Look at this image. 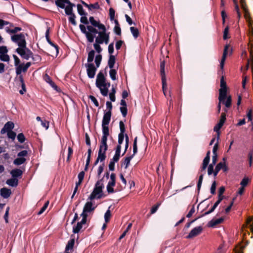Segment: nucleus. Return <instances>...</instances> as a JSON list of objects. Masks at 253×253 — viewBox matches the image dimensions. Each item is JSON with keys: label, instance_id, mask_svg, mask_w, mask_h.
Returning <instances> with one entry per match:
<instances>
[{"label": "nucleus", "instance_id": "1", "mask_svg": "<svg viewBox=\"0 0 253 253\" xmlns=\"http://www.w3.org/2000/svg\"><path fill=\"white\" fill-rule=\"evenodd\" d=\"M89 21L91 25L97 27V29L99 30V31H98L97 33L98 36L95 38L97 42L101 44L105 43V44H107L109 42L110 33L106 32V28L105 25L101 23L99 20H96L93 16L89 17Z\"/></svg>", "mask_w": 253, "mask_h": 253}, {"label": "nucleus", "instance_id": "2", "mask_svg": "<svg viewBox=\"0 0 253 253\" xmlns=\"http://www.w3.org/2000/svg\"><path fill=\"white\" fill-rule=\"evenodd\" d=\"M79 27L81 32L85 34L87 41L90 43L93 42L95 35L98 33L97 27L91 24L86 27L84 25L80 24Z\"/></svg>", "mask_w": 253, "mask_h": 253}, {"label": "nucleus", "instance_id": "3", "mask_svg": "<svg viewBox=\"0 0 253 253\" xmlns=\"http://www.w3.org/2000/svg\"><path fill=\"white\" fill-rule=\"evenodd\" d=\"M103 182V177L96 182L93 190L88 198V200L92 201L95 198L100 199L103 197L102 189L104 187Z\"/></svg>", "mask_w": 253, "mask_h": 253}, {"label": "nucleus", "instance_id": "4", "mask_svg": "<svg viewBox=\"0 0 253 253\" xmlns=\"http://www.w3.org/2000/svg\"><path fill=\"white\" fill-rule=\"evenodd\" d=\"M11 40L12 42L18 45V48L25 47L27 45L25 37L23 33L13 35L11 36Z\"/></svg>", "mask_w": 253, "mask_h": 253}, {"label": "nucleus", "instance_id": "5", "mask_svg": "<svg viewBox=\"0 0 253 253\" xmlns=\"http://www.w3.org/2000/svg\"><path fill=\"white\" fill-rule=\"evenodd\" d=\"M95 84L98 88L103 86L109 88L111 85L110 83L106 82V78L102 71H100L97 75Z\"/></svg>", "mask_w": 253, "mask_h": 253}, {"label": "nucleus", "instance_id": "6", "mask_svg": "<svg viewBox=\"0 0 253 253\" xmlns=\"http://www.w3.org/2000/svg\"><path fill=\"white\" fill-rule=\"evenodd\" d=\"M220 86V88L219 90L218 100L221 102L226 99L227 93V85L223 76L221 77Z\"/></svg>", "mask_w": 253, "mask_h": 253}, {"label": "nucleus", "instance_id": "7", "mask_svg": "<svg viewBox=\"0 0 253 253\" xmlns=\"http://www.w3.org/2000/svg\"><path fill=\"white\" fill-rule=\"evenodd\" d=\"M16 52L23 59L29 60L31 57L33 56L32 51L25 46V47L17 48L16 49Z\"/></svg>", "mask_w": 253, "mask_h": 253}, {"label": "nucleus", "instance_id": "8", "mask_svg": "<svg viewBox=\"0 0 253 253\" xmlns=\"http://www.w3.org/2000/svg\"><path fill=\"white\" fill-rule=\"evenodd\" d=\"M165 61H161L160 63V74L162 78V88L164 94L165 95L166 94V89L167 87V82H166V77L165 71Z\"/></svg>", "mask_w": 253, "mask_h": 253}, {"label": "nucleus", "instance_id": "9", "mask_svg": "<svg viewBox=\"0 0 253 253\" xmlns=\"http://www.w3.org/2000/svg\"><path fill=\"white\" fill-rule=\"evenodd\" d=\"M226 113L225 112L222 113L221 114L219 122L214 126L213 130L216 132L217 136V139L219 140V135H220V129L223 126L225 121H226Z\"/></svg>", "mask_w": 253, "mask_h": 253}, {"label": "nucleus", "instance_id": "10", "mask_svg": "<svg viewBox=\"0 0 253 253\" xmlns=\"http://www.w3.org/2000/svg\"><path fill=\"white\" fill-rule=\"evenodd\" d=\"M111 116L112 112L110 111L104 113L102 122V129H109L108 125L110 122Z\"/></svg>", "mask_w": 253, "mask_h": 253}, {"label": "nucleus", "instance_id": "11", "mask_svg": "<svg viewBox=\"0 0 253 253\" xmlns=\"http://www.w3.org/2000/svg\"><path fill=\"white\" fill-rule=\"evenodd\" d=\"M86 68V72L89 78H93L95 76L97 68L93 63H86L85 64Z\"/></svg>", "mask_w": 253, "mask_h": 253}, {"label": "nucleus", "instance_id": "12", "mask_svg": "<svg viewBox=\"0 0 253 253\" xmlns=\"http://www.w3.org/2000/svg\"><path fill=\"white\" fill-rule=\"evenodd\" d=\"M116 184V174L112 173L110 175V180L107 185V191L109 194L114 192L113 187Z\"/></svg>", "mask_w": 253, "mask_h": 253}, {"label": "nucleus", "instance_id": "13", "mask_svg": "<svg viewBox=\"0 0 253 253\" xmlns=\"http://www.w3.org/2000/svg\"><path fill=\"white\" fill-rule=\"evenodd\" d=\"M203 227L201 226L194 228L186 237V239H192L199 235L202 231Z\"/></svg>", "mask_w": 253, "mask_h": 253}, {"label": "nucleus", "instance_id": "14", "mask_svg": "<svg viewBox=\"0 0 253 253\" xmlns=\"http://www.w3.org/2000/svg\"><path fill=\"white\" fill-rule=\"evenodd\" d=\"M210 154H211L210 151H208L207 153L205 158H204V159L203 161L202 166L200 168L199 172H202L203 171H205V169H206V168L210 162Z\"/></svg>", "mask_w": 253, "mask_h": 253}, {"label": "nucleus", "instance_id": "15", "mask_svg": "<svg viewBox=\"0 0 253 253\" xmlns=\"http://www.w3.org/2000/svg\"><path fill=\"white\" fill-rule=\"evenodd\" d=\"M14 124L12 122H7L4 126L1 129L0 133L4 134L6 132L11 131L14 128Z\"/></svg>", "mask_w": 253, "mask_h": 253}, {"label": "nucleus", "instance_id": "16", "mask_svg": "<svg viewBox=\"0 0 253 253\" xmlns=\"http://www.w3.org/2000/svg\"><path fill=\"white\" fill-rule=\"evenodd\" d=\"M229 48V44H226L224 48L223 53L222 56V58L220 63V68L222 69L224 67V62L226 60V56L228 54V50Z\"/></svg>", "mask_w": 253, "mask_h": 253}, {"label": "nucleus", "instance_id": "17", "mask_svg": "<svg viewBox=\"0 0 253 253\" xmlns=\"http://www.w3.org/2000/svg\"><path fill=\"white\" fill-rule=\"evenodd\" d=\"M11 194V191L10 189L6 187H3L0 190V196L4 199H7L10 196Z\"/></svg>", "mask_w": 253, "mask_h": 253}, {"label": "nucleus", "instance_id": "18", "mask_svg": "<svg viewBox=\"0 0 253 253\" xmlns=\"http://www.w3.org/2000/svg\"><path fill=\"white\" fill-rule=\"evenodd\" d=\"M223 199H224L222 197H218L217 201L214 204V205L212 207V208L209 211L205 212L204 214L201 215V216H204L205 215L209 214L211 213L212 212L214 211V210L216 208V207L218 206V205L221 203V202Z\"/></svg>", "mask_w": 253, "mask_h": 253}, {"label": "nucleus", "instance_id": "19", "mask_svg": "<svg viewBox=\"0 0 253 253\" xmlns=\"http://www.w3.org/2000/svg\"><path fill=\"white\" fill-rule=\"evenodd\" d=\"M67 4V5L65 6V8H64L65 9V12L66 14L67 15H70L74 14L73 12V7L75 6V4L72 3L70 0Z\"/></svg>", "mask_w": 253, "mask_h": 253}, {"label": "nucleus", "instance_id": "20", "mask_svg": "<svg viewBox=\"0 0 253 253\" xmlns=\"http://www.w3.org/2000/svg\"><path fill=\"white\" fill-rule=\"evenodd\" d=\"M10 174L12 177L14 178H17V177H20L23 174V171L19 169H14L11 170Z\"/></svg>", "mask_w": 253, "mask_h": 253}, {"label": "nucleus", "instance_id": "21", "mask_svg": "<svg viewBox=\"0 0 253 253\" xmlns=\"http://www.w3.org/2000/svg\"><path fill=\"white\" fill-rule=\"evenodd\" d=\"M95 208L96 207H93L92 203L91 201H88L84 205L83 210L84 211L90 212L93 211Z\"/></svg>", "mask_w": 253, "mask_h": 253}, {"label": "nucleus", "instance_id": "22", "mask_svg": "<svg viewBox=\"0 0 253 253\" xmlns=\"http://www.w3.org/2000/svg\"><path fill=\"white\" fill-rule=\"evenodd\" d=\"M6 183L11 187H15L18 184V180L17 178L12 177V178L7 179L6 181Z\"/></svg>", "mask_w": 253, "mask_h": 253}, {"label": "nucleus", "instance_id": "23", "mask_svg": "<svg viewBox=\"0 0 253 253\" xmlns=\"http://www.w3.org/2000/svg\"><path fill=\"white\" fill-rule=\"evenodd\" d=\"M69 0H56L55 3L57 7L62 9L65 8V4L69 2Z\"/></svg>", "mask_w": 253, "mask_h": 253}, {"label": "nucleus", "instance_id": "24", "mask_svg": "<svg viewBox=\"0 0 253 253\" xmlns=\"http://www.w3.org/2000/svg\"><path fill=\"white\" fill-rule=\"evenodd\" d=\"M114 22H115V25L114 28V32L116 35H117L118 36H121V34H122L121 29L119 21H118V20L116 19V20H114Z\"/></svg>", "mask_w": 253, "mask_h": 253}, {"label": "nucleus", "instance_id": "25", "mask_svg": "<svg viewBox=\"0 0 253 253\" xmlns=\"http://www.w3.org/2000/svg\"><path fill=\"white\" fill-rule=\"evenodd\" d=\"M45 81L48 83L54 89L57 90L58 86L56 85V84H55V83L52 81L50 77L47 75L45 74V77H44Z\"/></svg>", "mask_w": 253, "mask_h": 253}, {"label": "nucleus", "instance_id": "26", "mask_svg": "<svg viewBox=\"0 0 253 253\" xmlns=\"http://www.w3.org/2000/svg\"><path fill=\"white\" fill-rule=\"evenodd\" d=\"M86 223H82V221L78 222L76 226L73 227V232L74 234L78 233L83 227V225L85 224Z\"/></svg>", "mask_w": 253, "mask_h": 253}, {"label": "nucleus", "instance_id": "27", "mask_svg": "<svg viewBox=\"0 0 253 253\" xmlns=\"http://www.w3.org/2000/svg\"><path fill=\"white\" fill-rule=\"evenodd\" d=\"M22 30V28L19 27H14L13 29H10L8 27L5 28L6 32L9 34H16V33Z\"/></svg>", "mask_w": 253, "mask_h": 253}, {"label": "nucleus", "instance_id": "28", "mask_svg": "<svg viewBox=\"0 0 253 253\" xmlns=\"http://www.w3.org/2000/svg\"><path fill=\"white\" fill-rule=\"evenodd\" d=\"M27 71V69L25 68L24 64L22 63L19 65L16 68V74L17 75H20L22 72H26Z\"/></svg>", "mask_w": 253, "mask_h": 253}, {"label": "nucleus", "instance_id": "29", "mask_svg": "<svg viewBox=\"0 0 253 253\" xmlns=\"http://www.w3.org/2000/svg\"><path fill=\"white\" fill-rule=\"evenodd\" d=\"M224 219L223 218H219L215 220L212 219L209 223V226L214 227L215 225L222 223Z\"/></svg>", "mask_w": 253, "mask_h": 253}, {"label": "nucleus", "instance_id": "30", "mask_svg": "<svg viewBox=\"0 0 253 253\" xmlns=\"http://www.w3.org/2000/svg\"><path fill=\"white\" fill-rule=\"evenodd\" d=\"M223 104H224L226 108H229L231 107L232 104V98L230 95L227 96L225 99L221 101Z\"/></svg>", "mask_w": 253, "mask_h": 253}, {"label": "nucleus", "instance_id": "31", "mask_svg": "<svg viewBox=\"0 0 253 253\" xmlns=\"http://www.w3.org/2000/svg\"><path fill=\"white\" fill-rule=\"evenodd\" d=\"M115 61L116 59L115 56L113 55H110L108 61V65L110 69L114 68Z\"/></svg>", "mask_w": 253, "mask_h": 253}, {"label": "nucleus", "instance_id": "32", "mask_svg": "<svg viewBox=\"0 0 253 253\" xmlns=\"http://www.w3.org/2000/svg\"><path fill=\"white\" fill-rule=\"evenodd\" d=\"M106 151H104V150H99L98 151L97 158L98 160H100L101 162H103L106 158Z\"/></svg>", "mask_w": 253, "mask_h": 253}, {"label": "nucleus", "instance_id": "33", "mask_svg": "<svg viewBox=\"0 0 253 253\" xmlns=\"http://www.w3.org/2000/svg\"><path fill=\"white\" fill-rule=\"evenodd\" d=\"M103 135L101 138V141L107 142L108 136L109 135V129H102Z\"/></svg>", "mask_w": 253, "mask_h": 253}, {"label": "nucleus", "instance_id": "34", "mask_svg": "<svg viewBox=\"0 0 253 253\" xmlns=\"http://www.w3.org/2000/svg\"><path fill=\"white\" fill-rule=\"evenodd\" d=\"M26 161L25 158L18 157L13 161V164L16 166H20L24 164Z\"/></svg>", "mask_w": 253, "mask_h": 253}, {"label": "nucleus", "instance_id": "35", "mask_svg": "<svg viewBox=\"0 0 253 253\" xmlns=\"http://www.w3.org/2000/svg\"><path fill=\"white\" fill-rule=\"evenodd\" d=\"M95 56V51L93 49L91 50L87 55V62L88 63H92Z\"/></svg>", "mask_w": 253, "mask_h": 253}, {"label": "nucleus", "instance_id": "36", "mask_svg": "<svg viewBox=\"0 0 253 253\" xmlns=\"http://www.w3.org/2000/svg\"><path fill=\"white\" fill-rule=\"evenodd\" d=\"M74 244H75V239H70L68 241V242L66 246L65 250L69 251V250H72L74 247Z\"/></svg>", "mask_w": 253, "mask_h": 253}, {"label": "nucleus", "instance_id": "37", "mask_svg": "<svg viewBox=\"0 0 253 253\" xmlns=\"http://www.w3.org/2000/svg\"><path fill=\"white\" fill-rule=\"evenodd\" d=\"M130 30L131 31V34H132L133 37L135 39H136L138 37L139 35V32L138 29L137 28L134 27H131L130 28Z\"/></svg>", "mask_w": 253, "mask_h": 253}, {"label": "nucleus", "instance_id": "38", "mask_svg": "<svg viewBox=\"0 0 253 253\" xmlns=\"http://www.w3.org/2000/svg\"><path fill=\"white\" fill-rule=\"evenodd\" d=\"M223 165L222 162L219 163L215 167L214 171L213 172V175L214 177H216L217 175L218 172L222 169L223 168Z\"/></svg>", "mask_w": 253, "mask_h": 253}, {"label": "nucleus", "instance_id": "39", "mask_svg": "<svg viewBox=\"0 0 253 253\" xmlns=\"http://www.w3.org/2000/svg\"><path fill=\"white\" fill-rule=\"evenodd\" d=\"M95 43L93 44V47L95 51L99 54L102 51V48L100 45L101 43L99 42H97V40H95Z\"/></svg>", "mask_w": 253, "mask_h": 253}, {"label": "nucleus", "instance_id": "40", "mask_svg": "<svg viewBox=\"0 0 253 253\" xmlns=\"http://www.w3.org/2000/svg\"><path fill=\"white\" fill-rule=\"evenodd\" d=\"M77 6V10H78V13L81 16H86L87 15V13L84 11L83 7L81 4H78Z\"/></svg>", "mask_w": 253, "mask_h": 253}, {"label": "nucleus", "instance_id": "41", "mask_svg": "<svg viewBox=\"0 0 253 253\" xmlns=\"http://www.w3.org/2000/svg\"><path fill=\"white\" fill-rule=\"evenodd\" d=\"M133 158V155L126 157L123 164L125 165V169H127L130 164L131 160Z\"/></svg>", "mask_w": 253, "mask_h": 253}, {"label": "nucleus", "instance_id": "42", "mask_svg": "<svg viewBox=\"0 0 253 253\" xmlns=\"http://www.w3.org/2000/svg\"><path fill=\"white\" fill-rule=\"evenodd\" d=\"M102 55L101 54H98L96 56L95 58V63L96 65V67L98 68L101 64V62L102 60Z\"/></svg>", "mask_w": 253, "mask_h": 253}, {"label": "nucleus", "instance_id": "43", "mask_svg": "<svg viewBox=\"0 0 253 253\" xmlns=\"http://www.w3.org/2000/svg\"><path fill=\"white\" fill-rule=\"evenodd\" d=\"M204 174V173H201V175L199 176V180L197 183V190L198 193L199 192L201 187L202 183L203 180Z\"/></svg>", "mask_w": 253, "mask_h": 253}, {"label": "nucleus", "instance_id": "44", "mask_svg": "<svg viewBox=\"0 0 253 253\" xmlns=\"http://www.w3.org/2000/svg\"><path fill=\"white\" fill-rule=\"evenodd\" d=\"M110 77L112 80H116L117 71L113 68L111 69L109 72Z\"/></svg>", "mask_w": 253, "mask_h": 253}, {"label": "nucleus", "instance_id": "45", "mask_svg": "<svg viewBox=\"0 0 253 253\" xmlns=\"http://www.w3.org/2000/svg\"><path fill=\"white\" fill-rule=\"evenodd\" d=\"M108 149V145L107 142L101 141L100 142L99 150H104L106 151Z\"/></svg>", "mask_w": 253, "mask_h": 253}, {"label": "nucleus", "instance_id": "46", "mask_svg": "<svg viewBox=\"0 0 253 253\" xmlns=\"http://www.w3.org/2000/svg\"><path fill=\"white\" fill-rule=\"evenodd\" d=\"M100 89L101 94L104 96H107L108 94V88L103 86L98 88Z\"/></svg>", "mask_w": 253, "mask_h": 253}, {"label": "nucleus", "instance_id": "47", "mask_svg": "<svg viewBox=\"0 0 253 253\" xmlns=\"http://www.w3.org/2000/svg\"><path fill=\"white\" fill-rule=\"evenodd\" d=\"M69 17V21L72 24H73L74 26H76L77 25V22L76 21V15L75 14H73L72 15H70Z\"/></svg>", "mask_w": 253, "mask_h": 253}, {"label": "nucleus", "instance_id": "48", "mask_svg": "<svg viewBox=\"0 0 253 253\" xmlns=\"http://www.w3.org/2000/svg\"><path fill=\"white\" fill-rule=\"evenodd\" d=\"M225 191V187L221 186L220 187L218 191V197H222L223 199L225 198V197L223 195V193Z\"/></svg>", "mask_w": 253, "mask_h": 253}, {"label": "nucleus", "instance_id": "49", "mask_svg": "<svg viewBox=\"0 0 253 253\" xmlns=\"http://www.w3.org/2000/svg\"><path fill=\"white\" fill-rule=\"evenodd\" d=\"M137 137H136L134 138V140L133 141V153L132 155H133V157L136 154V153L137 152Z\"/></svg>", "mask_w": 253, "mask_h": 253}, {"label": "nucleus", "instance_id": "50", "mask_svg": "<svg viewBox=\"0 0 253 253\" xmlns=\"http://www.w3.org/2000/svg\"><path fill=\"white\" fill-rule=\"evenodd\" d=\"M119 126L120 129V133L122 134H125V132L126 131L125 125L122 121H121L119 123Z\"/></svg>", "mask_w": 253, "mask_h": 253}, {"label": "nucleus", "instance_id": "51", "mask_svg": "<svg viewBox=\"0 0 253 253\" xmlns=\"http://www.w3.org/2000/svg\"><path fill=\"white\" fill-rule=\"evenodd\" d=\"M87 212L84 211L83 210V212L81 214V216L82 217V223H86L87 221Z\"/></svg>", "mask_w": 253, "mask_h": 253}, {"label": "nucleus", "instance_id": "52", "mask_svg": "<svg viewBox=\"0 0 253 253\" xmlns=\"http://www.w3.org/2000/svg\"><path fill=\"white\" fill-rule=\"evenodd\" d=\"M49 205V201H46L43 207L41 209L40 211L38 212V215L42 214L47 209L48 206Z\"/></svg>", "mask_w": 253, "mask_h": 253}, {"label": "nucleus", "instance_id": "53", "mask_svg": "<svg viewBox=\"0 0 253 253\" xmlns=\"http://www.w3.org/2000/svg\"><path fill=\"white\" fill-rule=\"evenodd\" d=\"M68 156L67 158L66 161L68 163L70 162L71 157L73 153V150L71 147H69L68 148Z\"/></svg>", "mask_w": 253, "mask_h": 253}, {"label": "nucleus", "instance_id": "54", "mask_svg": "<svg viewBox=\"0 0 253 253\" xmlns=\"http://www.w3.org/2000/svg\"><path fill=\"white\" fill-rule=\"evenodd\" d=\"M249 181L250 180L248 177H245L241 181L240 185L241 186L245 187L248 185Z\"/></svg>", "mask_w": 253, "mask_h": 253}, {"label": "nucleus", "instance_id": "55", "mask_svg": "<svg viewBox=\"0 0 253 253\" xmlns=\"http://www.w3.org/2000/svg\"><path fill=\"white\" fill-rule=\"evenodd\" d=\"M111 216V211L109 210H108L104 215V218L106 222H108L110 220Z\"/></svg>", "mask_w": 253, "mask_h": 253}, {"label": "nucleus", "instance_id": "56", "mask_svg": "<svg viewBox=\"0 0 253 253\" xmlns=\"http://www.w3.org/2000/svg\"><path fill=\"white\" fill-rule=\"evenodd\" d=\"M216 183L215 181H213L211 187V193L212 195L215 194Z\"/></svg>", "mask_w": 253, "mask_h": 253}, {"label": "nucleus", "instance_id": "57", "mask_svg": "<svg viewBox=\"0 0 253 253\" xmlns=\"http://www.w3.org/2000/svg\"><path fill=\"white\" fill-rule=\"evenodd\" d=\"M115 14V10L113 8L111 7L109 9V16H110V20L112 21L113 20H115L114 19Z\"/></svg>", "mask_w": 253, "mask_h": 253}, {"label": "nucleus", "instance_id": "58", "mask_svg": "<svg viewBox=\"0 0 253 253\" xmlns=\"http://www.w3.org/2000/svg\"><path fill=\"white\" fill-rule=\"evenodd\" d=\"M0 60L2 61L7 62L9 60V56L6 54L0 55Z\"/></svg>", "mask_w": 253, "mask_h": 253}, {"label": "nucleus", "instance_id": "59", "mask_svg": "<svg viewBox=\"0 0 253 253\" xmlns=\"http://www.w3.org/2000/svg\"><path fill=\"white\" fill-rule=\"evenodd\" d=\"M17 139L20 143H23L25 140V137L22 133H20L17 135Z\"/></svg>", "mask_w": 253, "mask_h": 253}, {"label": "nucleus", "instance_id": "60", "mask_svg": "<svg viewBox=\"0 0 253 253\" xmlns=\"http://www.w3.org/2000/svg\"><path fill=\"white\" fill-rule=\"evenodd\" d=\"M80 21L82 23L84 24H85L88 25L89 22H90L89 20H87V18L86 16H82L80 19Z\"/></svg>", "mask_w": 253, "mask_h": 253}, {"label": "nucleus", "instance_id": "61", "mask_svg": "<svg viewBox=\"0 0 253 253\" xmlns=\"http://www.w3.org/2000/svg\"><path fill=\"white\" fill-rule=\"evenodd\" d=\"M7 133V136L9 138L14 140L16 137V133L12 130L8 131Z\"/></svg>", "mask_w": 253, "mask_h": 253}, {"label": "nucleus", "instance_id": "62", "mask_svg": "<svg viewBox=\"0 0 253 253\" xmlns=\"http://www.w3.org/2000/svg\"><path fill=\"white\" fill-rule=\"evenodd\" d=\"M28 155V151L27 150H23L19 152L17 154L18 157L24 158V157H26Z\"/></svg>", "mask_w": 253, "mask_h": 253}, {"label": "nucleus", "instance_id": "63", "mask_svg": "<svg viewBox=\"0 0 253 253\" xmlns=\"http://www.w3.org/2000/svg\"><path fill=\"white\" fill-rule=\"evenodd\" d=\"M120 111H121L123 117H126L127 115V107H122V106L121 107Z\"/></svg>", "mask_w": 253, "mask_h": 253}, {"label": "nucleus", "instance_id": "64", "mask_svg": "<svg viewBox=\"0 0 253 253\" xmlns=\"http://www.w3.org/2000/svg\"><path fill=\"white\" fill-rule=\"evenodd\" d=\"M224 242H223L222 244H221L217 248V253H224V251L223 249L224 247Z\"/></svg>", "mask_w": 253, "mask_h": 253}]
</instances>
